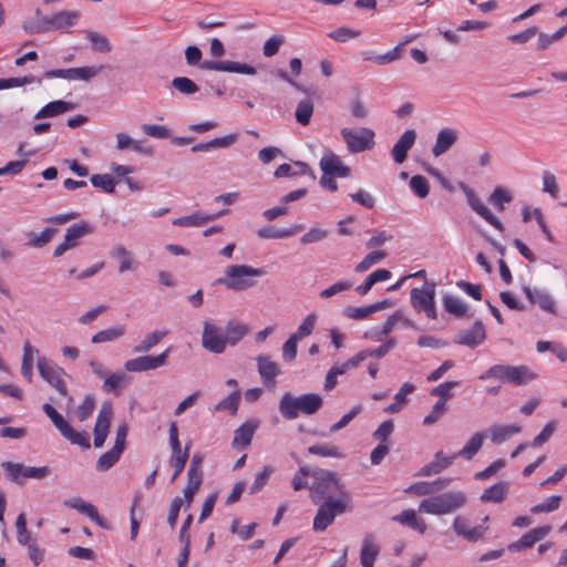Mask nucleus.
<instances>
[{"instance_id": "obj_1", "label": "nucleus", "mask_w": 567, "mask_h": 567, "mask_svg": "<svg viewBox=\"0 0 567 567\" xmlns=\"http://www.w3.org/2000/svg\"><path fill=\"white\" fill-rule=\"evenodd\" d=\"M312 478L313 482L309 488L315 504H319L323 499L350 496L336 472L316 468L312 471Z\"/></svg>"}, {"instance_id": "obj_2", "label": "nucleus", "mask_w": 567, "mask_h": 567, "mask_svg": "<svg viewBox=\"0 0 567 567\" xmlns=\"http://www.w3.org/2000/svg\"><path fill=\"white\" fill-rule=\"evenodd\" d=\"M323 399L317 393H307L293 396L290 392L285 393L279 401V412L286 420H295L299 413L312 415L321 409Z\"/></svg>"}, {"instance_id": "obj_3", "label": "nucleus", "mask_w": 567, "mask_h": 567, "mask_svg": "<svg viewBox=\"0 0 567 567\" xmlns=\"http://www.w3.org/2000/svg\"><path fill=\"white\" fill-rule=\"evenodd\" d=\"M265 275L262 268H254L248 265H230L225 269V277L216 279L217 285H221L231 291H244L256 285L254 277Z\"/></svg>"}, {"instance_id": "obj_4", "label": "nucleus", "mask_w": 567, "mask_h": 567, "mask_svg": "<svg viewBox=\"0 0 567 567\" xmlns=\"http://www.w3.org/2000/svg\"><path fill=\"white\" fill-rule=\"evenodd\" d=\"M202 51L196 45H189L185 50V59L188 65H197L202 70H213L220 72H234L247 75L256 74V69L249 64L235 62V61H200Z\"/></svg>"}, {"instance_id": "obj_5", "label": "nucleus", "mask_w": 567, "mask_h": 567, "mask_svg": "<svg viewBox=\"0 0 567 567\" xmlns=\"http://www.w3.org/2000/svg\"><path fill=\"white\" fill-rule=\"evenodd\" d=\"M537 378L527 365L494 364L480 375L481 380L494 379L514 385H525Z\"/></svg>"}, {"instance_id": "obj_6", "label": "nucleus", "mask_w": 567, "mask_h": 567, "mask_svg": "<svg viewBox=\"0 0 567 567\" xmlns=\"http://www.w3.org/2000/svg\"><path fill=\"white\" fill-rule=\"evenodd\" d=\"M466 503V495L461 491H451L424 498L419 506L421 513L445 515L456 512Z\"/></svg>"}, {"instance_id": "obj_7", "label": "nucleus", "mask_w": 567, "mask_h": 567, "mask_svg": "<svg viewBox=\"0 0 567 567\" xmlns=\"http://www.w3.org/2000/svg\"><path fill=\"white\" fill-rule=\"evenodd\" d=\"M350 502V496L323 499L315 516L313 529L316 532L326 530L334 522L337 516L342 515L348 511Z\"/></svg>"}, {"instance_id": "obj_8", "label": "nucleus", "mask_w": 567, "mask_h": 567, "mask_svg": "<svg viewBox=\"0 0 567 567\" xmlns=\"http://www.w3.org/2000/svg\"><path fill=\"white\" fill-rule=\"evenodd\" d=\"M340 134L347 145V150L351 154L370 151L375 144V133L369 127H360L359 130L344 127L341 130Z\"/></svg>"}, {"instance_id": "obj_9", "label": "nucleus", "mask_w": 567, "mask_h": 567, "mask_svg": "<svg viewBox=\"0 0 567 567\" xmlns=\"http://www.w3.org/2000/svg\"><path fill=\"white\" fill-rule=\"evenodd\" d=\"M37 368L40 377L55 389L59 394L63 396L69 395L68 386L64 381L66 373L63 368L45 357L38 358Z\"/></svg>"}, {"instance_id": "obj_10", "label": "nucleus", "mask_w": 567, "mask_h": 567, "mask_svg": "<svg viewBox=\"0 0 567 567\" xmlns=\"http://www.w3.org/2000/svg\"><path fill=\"white\" fill-rule=\"evenodd\" d=\"M412 307L417 311H423L427 318L436 319L435 309V285L426 282L423 288H413L410 292Z\"/></svg>"}, {"instance_id": "obj_11", "label": "nucleus", "mask_w": 567, "mask_h": 567, "mask_svg": "<svg viewBox=\"0 0 567 567\" xmlns=\"http://www.w3.org/2000/svg\"><path fill=\"white\" fill-rule=\"evenodd\" d=\"M92 233L93 227L86 221H81L79 224L70 226L66 229L63 243L55 247L53 256L60 257L65 251L78 247L80 245V239L87 235H91Z\"/></svg>"}, {"instance_id": "obj_12", "label": "nucleus", "mask_w": 567, "mask_h": 567, "mask_svg": "<svg viewBox=\"0 0 567 567\" xmlns=\"http://www.w3.org/2000/svg\"><path fill=\"white\" fill-rule=\"evenodd\" d=\"M171 353V348L157 355H141L134 359H130L124 363V368L128 372H146L156 370L166 364L167 358Z\"/></svg>"}, {"instance_id": "obj_13", "label": "nucleus", "mask_w": 567, "mask_h": 567, "mask_svg": "<svg viewBox=\"0 0 567 567\" xmlns=\"http://www.w3.org/2000/svg\"><path fill=\"white\" fill-rule=\"evenodd\" d=\"M460 188L464 192L467 204L470 207L480 215L485 221H487L489 225H492L494 228H496L499 231L504 230V225L502 221L491 212L489 208H487L477 197L475 190L471 187H468L464 183H460Z\"/></svg>"}, {"instance_id": "obj_14", "label": "nucleus", "mask_w": 567, "mask_h": 567, "mask_svg": "<svg viewBox=\"0 0 567 567\" xmlns=\"http://www.w3.org/2000/svg\"><path fill=\"white\" fill-rule=\"evenodd\" d=\"M103 70V65L99 66H82V68H70V69H56L44 72V78H60L70 81H90L95 78Z\"/></svg>"}, {"instance_id": "obj_15", "label": "nucleus", "mask_w": 567, "mask_h": 567, "mask_svg": "<svg viewBox=\"0 0 567 567\" xmlns=\"http://www.w3.org/2000/svg\"><path fill=\"white\" fill-rule=\"evenodd\" d=\"M224 340V331L220 327L210 321L204 322L202 346L205 350L216 354L223 353L226 349Z\"/></svg>"}, {"instance_id": "obj_16", "label": "nucleus", "mask_w": 567, "mask_h": 567, "mask_svg": "<svg viewBox=\"0 0 567 567\" xmlns=\"http://www.w3.org/2000/svg\"><path fill=\"white\" fill-rule=\"evenodd\" d=\"M112 417H113V405L111 402H104L99 411L95 426L93 430L95 447L103 446V444L109 435V430H110Z\"/></svg>"}, {"instance_id": "obj_17", "label": "nucleus", "mask_w": 567, "mask_h": 567, "mask_svg": "<svg viewBox=\"0 0 567 567\" xmlns=\"http://www.w3.org/2000/svg\"><path fill=\"white\" fill-rule=\"evenodd\" d=\"M319 165L323 174L328 176L344 178L351 174V168L343 165L340 157L332 152L324 153Z\"/></svg>"}, {"instance_id": "obj_18", "label": "nucleus", "mask_w": 567, "mask_h": 567, "mask_svg": "<svg viewBox=\"0 0 567 567\" xmlns=\"http://www.w3.org/2000/svg\"><path fill=\"white\" fill-rule=\"evenodd\" d=\"M550 532L549 526H539L528 530L517 542L508 545V550L519 551L533 547L537 542L544 539Z\"/></svg>"}, {"instance_id": "obj_19", "label": "nucleus", "mask_w": 567, "mask_h": 567, "mask_svg": "<svg viewBox=\"0 0 567 567\" xmlns=\"http://www.w3.org/2000/svg\"><path fill=\"white\" fill-rule=\"evenodd\" d=\"M523 291L530 303L537 305L542 310L549 313H556L555 301L548 291L528 286H525Z\"/></svg>"}, {"instance_id": "obj_20", "label": "nucleus", "mask_w": 567, "mask_h": 567, "mask_svg": "<svg viewBox=\"0 0 567 567\" xmlns=\"http://www.w3.org/2000/svg\"><path fill=\"white\" fill-rule=\"evenodd\" d=\"M485 338L486 333L483 323L476 321L471 329L460 331L455 336V342L473 349L480 346Z\"/></svg>"}, {"instance_id": "obj_21", "label": "nucleus", "mask_w": 567, "mask_h": 567, "mask_svg": "<svg viewBox=\"0 0 567 567\" xmlns=\"http://www.w3.org/2000/svg\"><path fill=\"white\" fill-rule=\"evenodd\" d=\"M45 18L50 32L53 30H62L75 25L81 18V12L62 10Z\"/></svg>"}, {"instance_id": "obj_22", "label": "nucleus", "mask_w": 567, "mask_h": 567, "mask_svg": "<svg viewBox=\"0 0 567 567\" xmlns=\"http://www.w3.org/2000/svg\"><path fill=\"white\" fill-rule=\"evenodd\" d=\"M416 132L414 130H406L396 141L391 150V155L395 163L402 164L406 157L409 151L415 143Z\"/></svg>"}, {"instance_id": "obj_23", "label": "nucleus", "mask_w": 567, "mask_h": 567, "mask_svg": "<svg viewBox=\"0 0 567 567\" xmlns=\"http://www.w3.org/2000/svg\"><path fill=\"white\" fill-rule=\"evenodd\" d=\"M453 529L456 535L463 537L468 542L474 543L484 536L487 528L482 525L471 527L467 519L461 516H456L453 522Z\"/></svg>"}, {"instance_id": "obj_24", "label": "nucleus", "mask_w": 567, "mask_h": 567, "mask_svg": "<svg viewBox=\"0 0 567 567\" xmlns=\"http://www.w3.org/2000/svg\"><path fill=\"white\" fill-rule=\"evenodd\" d=\"M257 367L264 384L274 386L276 378L280 373L277 362L270 360L268 355H259L257 358Z\"/></svg>"}, {"instance_id": "obj_25", "label": "nucleus", "mask_w": 567, "mask_h": 567, "mask_svg": "<svg viewBox=\"0 0 567 567\" xmlns=\"http://www.w3.org/2000/svg\"><path fill=\"white\" fill-rule=\"evenodd\" d=\"M458 132L454 128H442L439 131L432 154L439 157L446 153L457 141Z\"/></svg>"}, {"instance_id": "obj_26", "label": "nucleus", "mask_w": 567, "mask_h": 567, "mask_svg": "<svg viewBox=\"0 0 567 567\" xmlns=\"http://www.w3.org/2000/svg\"><path fill=\"white\" fill-rule=\"evenodd\" d=\"M64 506L69 508L76 509L81 514L86 515L89 518H91L93 522H95L99 526L106 528V524L104 523V519L100 516L96 507L92 505L91 503L85 502L81 497H74L72 499L64 501Z\"/></svg>"}, {"instance_id": "obj_27", "label": "nucleus", "mask_w": 567, "mask_h": 567, "mask_svg": "<svg viewBox=\"0 0 567 567\" xmlns=\"http://www.w3.org/2000/svg\"><path fill=\"white\" fill-rule=\"evenodd\" d=\"M258 427V422L248 421L241 424L236 431L231 445L236 450L246 449L251 444L254 433Z\"/></svg>"}, {"instance_id": "obj_28", "label": "nucleus", "mask_w": 567, "mask_h": 567, "mask_svg": "<svg viewBox=\"0 0 567 567\" xmlns=\"http://www.w3.org/2000/svg\"><path fill=\"white\" fill-rule=\"evenodd\" d=\"M451 483V478H437L433 482H417L412 484L406 492H411L417 496L432 495L443 491Z\"/></svg>"}, {"instance_id": "obj_29", "label": "nucleus", "mask_w": 567, "mask_h": 567, "mask_svg": "<svg viewBox=\"0 0 567 567\" xmlns=\"http://www.w3.org/2000/svg\"><path fill=\"white\" fill-rule=\"evenodd\" d=\"M520 432L522 427L519 425L495 424L489 426L485 434L494 444H502Z\"/></svg>"}, {"instance_id": "obj_30", "label": "nucleus", "mask_w": 567, "mask_h": 567, "mask_svg": "<svg viewBox=\"0 0 567 567\" xmlns=\"http://www.w3.org/2000/svg\"><path fill=\"white\" fill-rule=\"evenodd\" d=\"M455 458H456V455L453 454L452 456H445L440 451L434 455V460L432 462H430L429 464H426L425 466H423L420 470L417 475L431 476V475L440 474L442 471L450 467L453 464Z\"/></svg>"}, {"instance_id": "obj_31", "label": "nucleus", "mask_w": 567, "mask_h": 567, "mask_svg": "<svg viewBox=\"0 0 567 567\" xmlns=\"http://www.w3.org/2000/svg\"><path fill=\"white\" fill-rule=\"evenodd\" d=\"M380 554V546L375 543L374 536L369 534L363 538L360 551V563L362 567H373L378 555Z\"/></svg>"}, {"instance_id": "obj_32", "label": "nucleus", "mask_w": 567, "mask_h": 567, "mask_svg": "<svg viewBox=\"0 0 567 567\" xmlns=\"http://www.w3.org/2000/svg\"><path fill=\"white\" fill-rule=\"evenodd\" d=\"M302 225H296L290 228H277L275 226H265L258 229L257 234L262 239H284L301 231Z\"/></svg>"}, {"instance_id": "obj_33", "label": "nucleus", "mask_w": 567, "mask_h": 567, "mask_svg": "<svg viewBox=\"0 0 567 567\" xmlns=\"http://www.w3.org/2000/svg\"><path fill=\"white\" fill-rule=\"evenodd\" d=\"M75 105L62 100L53 101L44 105L35 115V120L58 116L69 111H73Z\"/></svg>"}, {"instance_id": "obj_34", "label": "nucleus", "mask_w": 567, "mask_h": 567, "mask_svg": "<svg viewBox=\"0 0 567 567\" xmlns=\"http://www.w3.org/2000/svg\"><path fill=\"white\" fill-rule=\"evenodd\" d=\"M237 141V135L230 134L223 137H216L212 141L198 143L192 147L193 153L209 152L214 148H227Z\"/></svg>"}, {"instance_id": "obj_35", "label": "nucleus", "mask_w": 567, "mask_h": 567, "mask_svg": "<svg viewBox=\"0 0 567 567\" xmlns=\"http://www.w3.org/2000/svg\"><path fill=\"white\" fill-rule=\"evenodd\" d=\"M225 210L218 212L214 215H204L202 213H194L192 215L183 216L173 220V225L181 227H196L200 226L206 221L213 220L221 216Z\"/></svg>"}, {"instance_id": "obj_36", "label": "nucleus", "mask_w": 567, "mask_h": 567, "mask_svg": "<svg viewBox=\"0 0 567 567\" xmlns=\"http://www.w3.org/2000/svg\"><path fill=\"white\" fill-rule=\"evenodd\" d=\"M247 332L248 329L245 324L235 320L229 321L224 331L225 347L227 344H237L247 334Z\"/></svg>"}, {"instance_id": "obj_37", "label": "nucleus", "mask_w": 567, "mask_h": 567, "mask_svg": "<svg viewBox=\"0 0 567 567\" xmlns=\"http://www.w3.org/2000/svg\"><path fill=\"white\" fill-rule=\"evenodd\" d=\"M486 437L485 432H477L475 433L464 445L463 449H461L456 455V457H463L465 460H472L481 450L484 439Z\"/></svg>"}, {"instance_id": "obj_38", "label": "nucleus", "mask_w": 567, "mask_h": 567, "mask_svg": "<svg viewBox=\"0 0 567 567\" xmlns=\"http://www.w3.org/2000/svg\"><path fill=\"white\" fill-rule=\"evenodd\" d=\"M442 301L445 311L450 315L457 318L466 316L468 306L460 297L446 293L443 296Z\"/></svg>"}, {"instance_id": "obj_39", "label": "nucleus", "mask_w": 567, "mask_h": 567, "mask_svg": "<svg viewBox=\"0 0 567 567\" xmlns=\"http://www.w3.org/2000/svg\"><path fill=\"white\" fill-rule=\"evenodd\" d=\"M508 493V484L506 482L496 483L486 488L480 499L483 503H501Z\"/></svg>"}, {"instance_id": "obj_40", "label": "nucleus", "mask_w": 567, "mask_h": 567, "mask_svg": "<svg viewBox=\"0 0 567 567\" xmlns=\"http://www.w3.org/2000/svg\"><path fill=\"white\" fill-rule=\"evenodd\" d=\"M167 334L165 330H156L148 334H146L134 348V353H147L152 350L156 344L161 342Z\"/></svg>"}, {"instance_id": "obj_41", "label": "nucleus", "mask_w": 567, "mask_h": 567, "mask_svg": "<svg viewBox=\"0 0 567 567\" xmlns=\"http://www.w3.org/2000/svg\"><path fill=\"white\" fill-rule=\"evenodd\" d=\"M295 167H296V169H293V167L290 164H287V163L281 164L275 171L274 176L276 178L293 177V176H299V175H306L310 171L309 165L307 163L300 162V161L295 163Z\"/></svg>"}, {"instance_id": "obj_42", "label": "nucleus", "mask_w": 567, "mask_h": 567, "mask_svg": "<svg viewBox=\"0 0 567 567\" xmlns=\"http://www.w3.org/2000/svg\"><path fill=\"white\" fill-rule=\"evenodd\" d=\"M111 256L120 259V261H121L120 267H118L120 274H123L128 270H134L137 266V262L131 257L127 249L122 245L115 246L111 251Z\"/></svg>"}, {"instance_id": "obj_43", "label": "nucleus", "mask_w": 567, "mask_h": 567, "mask_svg": "<svg viewBox=\"0 0 567 567\" xmlns=\"http://www.w3.org/2000/svg\"><path fill=\"white\" fill-rule=\"evenodd\" d=\"M405 45V42L399 43L396 47H394L392 50L388 51L384 54H378V55H369L368 53H364V60H372L379 65L389 64L398 59L401 58L402 50Z\"/></svg>"}, {"instance_id": "obj_44", "label": "nucleus", "mask_w": 567, "mask_h": 567, "mask_svg": "<svg viewBox=\"0 0 567 567\" xmlns=\"http://www.w3.org/2000/svg\"><path fill=\"white\" fill-rule=\"evenodd\" d=\"M85 35L94 51L100 53H109L112 51V45L105 35L90 30L85 31Z\"/></svg>"}, {"instance_id": "obj_45", "label": "nucleus", "mask_w": 567, "mask_h": 567, "mask_svg": "<svg viewBox=\"0 0 567 567\" xmlns=\"http://www.w3.org/2000/svg\"><path fill=\"white\" fill-rule=\"evenodd\" d=\"M125 332H126V329L124 326L109 328V329L96 332L92 337L91 341L93 343H103V342L114 341V340L123 337L125 334Z\"/></svg>"}, {"instance_id": "obj_46", "label": "nucleus", "mask_w": 567, "mask_h": 567, "mask_svg": "<svg viewBox=\"0 0 567 567\" xmlns=\"http://www.w3.org/2000/svg\"><path fill=\"white\" fill-rule=\"evenodd\" d=\"M122 451L115 449L114 446L107 452L103 453L96 461V470L100 472H104L113 467L122 455Z\"/></svg>"}, {"instance_id": "obj_47", "label": "nucleus", "mask_w": 567, "mask_h": 567, "mask_svg": "<svg viewBox=\"0 0 567 567\" xmlns=\"http://www.w3.org/2000/svg\"><path fill=\"white\" fill-rule=\"evenodd\" d=\"M127 382L126 375L123 372L112 373L104 378L103 391L106 393H120V389Z\"/></svg>"}, {"instance_id": "obj_48", "label": "nucleus", "mask_w": 567, "mask_h": 567, "mask_svg": "<svg viewBox=\"0 0 567 567\" xmlns=\"http://www.w3.org/2000/svg\"><path fill=\"white\" fill-rule=\"evenodd\" d=\"M58 233L56 228H44L40 234L37 233H30L28 234L30 240L28 241V246L34 247V248H41L44 247L47 244H49L53 236Z\"/></svg>"}, {"instance_id": "obj_49", "label": "nucleus", "mask_w": 567, "mask_h": 567, "mask_svg": "<svg viewBox=\"0 0 567 567\" xmlns=\"http://www.w3.org/2000/svg\"><path fill=\"white\" fill-rule=\"evenodd\" d=\"M513 199L511 193L502 186L495 187L488 197V203L495 206L499 212L505 209V204L511 203Z\"/></svg>"}, {"instance_id": "obj_50", "label": "nucleus", "mask_w": 567, "mask_h": 567, "mask_svg": "<svg viewBox=\"0 0 567 567\" xmlns=\"http://www.w3.org/2000/svg\"><path fill=\"white\" fill-rule=\"evenodd\" d=\"M313 113V103L310 99L301 100L296 109V120L301 125H308L310 123Z\"/></svg>"}, {"instance_id": "obj_51", "label": "nucleus", "mask_w": 567, "mask_h": 567, "mask_svg": "<svg viewBox=\"0 0 567 567\" xmlns=\"http://www.w3.org/2000/svg\"><path fill=\"white\" fill-rule=\"evenodd\" d=\"M63 437L70 441L72 444L80 445L83 449L90 447V436L86 432H78L70 424L61 433Z\"/></svg>"}, {"instance_id": "obj_52", "label": "nucleus", "mask_w": 567, "mask_h": 567, "mask_svg": "<svg viewBox=\"0 0 567 567\" xmlns=\"http://www.w3.org/2000/svg\"><path fill=\"white\" fill-rule=\"evenodd\" d=\"M240 401L239 391H234L214 408L215 412L228 411L231 415L236 414Z\"/></svg>"}, {"instance_id": "obj_53", "label": "nucleus", "mask_w": 567, "mask_h": 567, "mask_svg": "<svg viewBox=\"0 0 567 567\" xmlns=\"http://www.w3.org/2000/svg\"><path fill=\"white\" fill-rule=\"evenodd\" d=\"M386 257V252L383 250H375L368 254L354 268L357 272H364L370 269L373 265L382 261Z\"/></svg>"}, {"instance_id": "obj_54", "label": "nucleus", "mask_w": 567, "mask_h": 567, "mask_svg": "<svg viewBox=\"0 0 567 567\" xmlns=\"http://www.w3.org/2000/svg\"><path fill=\"white\" fill-rule=\"evenodd\" d=\"M94 187L103 189L105 193H113L116 182L110 174H94L90 178Z\"/></svg>"}, {"instance_id": "obj_55", "label": "nucleus", "mask_w": 567, "mask_h": 567, "mask_svg": "<svg viewBox=\"0 0 567 567\" xmlns=\"http://www.w3.org/2000/svg\"><path fill=\"white\" fill-rule=\"evenodd\" d=\"M308 453L322 457H342L340 450L332 444H316L308 447Z\"/></svg>"}, {"instance_id": "obj_56", "label": "nucleus", "mask_w": 567, "mask_h": 567, "mask_svg": "<svg viewBox=\"0 0 567 567\" xmlns=\"http://www.w3.org/2000/svg\"><path fill=\"white\" fill-rule=\"evenodd\" d=\"M172 86L183 94H195L198 92V85L186 76H177L173 79Z\"/></svg>"}, {"instance_id": "obj_57", "label": "nucleus", "mask_w": 567, "mask_h": 567, "mask_svg": "<svg viewBox=\"0 0 567 567\" xmlns=\"http://www.w3.org/2000/svg\"><path fill=\"white\" fill-rule=\"evenodd\" d=\"M410 187L420 198H425L430 193V184L427 179L422 175L412 176L410 181Z\"/></svg>"}, {"instance_id": "obj_58", "label": "nucleus", "mask_w": 567, "mask_h": 567, "mask_svg": "<svg viewBox=\"0 0 567 567\" xmlns=\"http://www.w3.org/2000/svg\"><path fill=\"white\" fill-rule=\"evenodd\" d=\"M42 409L53 425L62 433L69 425L65 419L49 403L43 404Z\"/></svg>"}, {"instance_id": "obj_59", "label": "nucleus", "mask_w": 567, "mask_h": 567, "mask_svg": "<svg viewBox=\"0 0 567 567\" xmlns=\"http://www.w3.org/2000/svg\"><path fill=\"white\" fill-rule=\"evenodd\" d=\"M2 467L7 471L9 478L17 484H22L24 482V465L20 463L12 462H3Z\"/></svg>"}, {"instance_id": "obj_60", "label": "nucleus", "mask_w": 567, "mask_h": 567, "mask_svg": "<svg viewBox=\"0 0 567 567\" xmlns=\"http://www.w3.org/2000/svg\"><path fill=\"white\" fill-rule=\"evenodd\" d=\"M22 28L28 34H39L49 32L45 17H41L37 20H27L23 22Z\"/></svg>"}, {"instance_id": "obj_61", "label": "nucleus", "mask_w": 567, "mask_h": 567, "mask_svg": "<svg viewBox=\"0 0 567 567\" xmlns=\"http://www.w3.org/2000/svg\"><path fill=\"white\" fill-rule=\"evenodd\" d=\"M557 429V422L556 421H549L545 424L543 430L538 435H536L532 442V446L539 447L544 445L549 439L553 436L554 432Z\"/></svg>"}, {"instance_id": "obj_62", "label": "nucleus", "mask_w": 567, "mask_h": 567, "mask_svg": "<svg viewBox=\"0 0 567 567\" xmlns=\"http://www.w3.org/2000/svg\"><path fill=\"white\" fill-rule=\"evenodd\" d=\"M316 321V315L311 313L307 316L302 323L298 327L297 331L292 333V336L298 340H302L303 338L310 336L315 329Z\"/></svg>"}, {"instance_id": "obj_63", "label": "nucleus", "mask_w": 567, "mask_h": 567, "mask_svg": "<svg viewBox=\"0 0 567 567\" xmlns=\"http://www.w3.org/2000/svg\"><path fill=\"white\" fill-rule=\"evenodd\" d=\"M275 468L271 465H267L264 470L258 473L255 477V481L250 487L249 493L256 494L258 493L268 482L270 475L274 473Z\"/></svg>"}, {"instance_id": "obj_64", "label": "nucleus", "mask_w": 567, "mask_h": 567, "mask_svg": "<svg viewBox=\"0 0 567 567\" xmlns=\"http://www.w3.org/2000/svg\"><path fill=\"white\" fill-rule=\"evenodd\" d=\"M445 400H439L431 409V412L424 417V425H432L437 422L446 412Z\"/></svg>"}]
</instances>
